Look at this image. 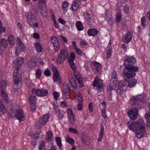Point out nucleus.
Segmentation results:
<instances>
[{"label":"nucleus","mask_w":150,"mask_h":150,"mask_svg":"<svg viewBox=\"0 0 150 150\" xmlns=\"http://www.w3.org/2000/svg\"><path fill=\"white\" fill-rule=\"evenodd\" d=\"M136 62V59L133 56H126L124 63L125 67L122 73L125 81H127V78L134 77L136 75L135 72L138 71V67L134 66Z\"/></svg>","instance_id":"nucleus-1"},{"label":"nucleus","mask_w":150,"mask_h":150,"mask_svg":"<svg viewBox=\"0 0 150 150\" xmlns=\"http://www.w3.org/2000/svg\"><path fill=\"white\" fill-rule=\"evenodd\" d=\"M144 124V121L141 119L139 120L137 122L134 120H130L127 123V125L129 128L131 130L134 129L135 130L137 128L139 127L142 125Z\"/></svg>","instance_id":"nucleus-2"},{"label":"nucleus","mask_w":150,"mask_h":150,"mask_svg":"<svg viewBox=\"0 0 150 150\" xmlns=\"http://www.w3.org/2000/svg\"><path fill=\"white\" fill-rule=\"evenodd\" d=\"M67 50L62 49L60 53V54L57 58L56 62L58 64L62 63L68 57V53Z\"/></svg>","instance_id":"nucleus-3"},{"label":"nucleus","mask_w":150,"mask_h":150,"mask_svg":"<svg viewBox=\"0 0 150 150\" xmlns=\"http://www.w3.org/2000/svg\"><path fill=\"white\" fill-rule=\"evenodd\" d=\"M103 81L100 79L98 76H97L92 83L93 87H96V89L100 92L103 90Z\"/></svg>","instance_id":"nucleus-4"},{"label":"nucleus","mask_w":150,"mask_h":150,"mask_svg":"<svg viewBox=\"0 0 150 150\" xmlns=\"http://www.w3.org/2000/svg\"><path fill=\"white\" fill-rule=\"evenodd\" d=\"M16 41L17 47L16 48L15 53L16 56H18L21 52L25 50V47L22 43L21 40L19 38H17Z\"/></svg>","instance_id":"nucleus-5"},{"label":"nucleus","mask_w":150,"mask_h":150,"mask_svg":"<svg viewBox=\"0 0 150 150\" xmlns=\"http://www.w3.org/2000/svg\"><path fill=\"white\" fill-rule=\"evenodd\" d=\"M32 92L33 94L35 93L37 96L40 97L46 96L48 93V91L47 90L43 88L38 89L37 90L35 88H33L32 90Z\"/></svg>","instance_id":"nucleus-6"},{"label":"nucleus","mask_w":150,"mask_h":150,"mask_svg":"<svg viewBox=\"0 0 150 150\" xmlns=\"http://www.w3.org/2000/svg\"><path fill=\"white\" fill-rule=\"evenodd\" d=\"M142 125L139 127L135 129L136 136L137 138H140L142 137L145 134L146 129L143 125Z\"/></svg>","instance_id":"nucleus-7"},{"label":"nucleus","mask_w":150,"mask_h":150,"mask_svg":"<svg viewBox=\"0 0 150 150\" xmlns=\"http://www.w3.org/2000/svg\"><path fill=\"white\" fill-rule=\"evenodd\" d=\"M24 59L23 58L18 57L15 60L14 64L13 65V67L15 69H19L21 66L23 64Z\"/></svg>","instance_id":"nucleus-8"},{"label":"nucleus","mask_w":150,"mask_h":150,"mask_svg":"<svg viewBox=\"0 0 150 150\" xmlns=\"http://www.w3.org/2000/svg\"><path fill=\"white\" fill-rule=\"evenodd\" d=\"M16 112L15 117L19 121H22L24 120L25 116L22 110H16Z\"/></svg>","instance_id":"nucleus-9"},{"label":"nucleus","mask_w":150,"mask_h":150,"mask_svg":"<svg viewBox=\"0 0 150 150\" xmlns=\"http://www.w3.org/2000/svg\"><path fill=\"white\" fill-rule=\"evenodd\" d=\"M51 41L53 44L54 49L55 51H58L60 49V46L58 39L55 36L51 37Z\"/></svg>","instance_id":"nucleus-10"},{"label":"nucleus","mask_w":150,"mask_h":150,"mask_svg":"<svg viewBox=\"0 0 150 150\" xmlns=\"http://www.w3.org/2000/svg\"><path fill=\"white\" fill-rule=\"evenodd\" d=\"M67 115L69 122L71 124L73 125L74 123V115L72 110L69 108L67 111Z\"/></svg>","instance_id":"nucleus-11"},{"label":"nucleus","mask_w":150,"mask_h":150,"mask_svg":"<svg viewBox=\"0 0 150 150\" xmlns=\"http://www.w3.org/2000/svg\"><path fill=\"white\" fill-rule=\"evenodd\" d=\"M138 111V109L137 108H135L132 110L129 111L128 114L130 118L132 120L136 119L137 116Z\"/></svg>","instance_id":"nucleus-12"},{"label":"nucleus","mask_w":150,"mask_h":150,"mask_svg":"<svg viewBox=\"0 0 150 150\" xmlns=\"http://www.w3.org/2000/svg\"><path fill=\"white\" fill-rule=\"evenodd\" d=\"M19 69H14L13 73L14 84H16L17 85H18V84L19 83L20 80V76L18 72V70Z\"/></svg>","instance_id":"nucleus-13"},{"label":"nucleus","mask_w":150,"mask_h":150,"mask_svg":"<svg viewBox=\"0 0 150 150\" xmlns=\"http://www.w3.org/2000/svg\"><path fill=\"white\" fill-rule=\"evenodd\" d=\"M63 93L66 99H69L70 97V88L68 85L65 86L63 90Z\"/></svg>","instance_id":"nucleus-14"},{"label":"nucleus","mask_w":150,"mask_h":150,"mask_svg":"<svg viewBox=\"0 0 150 150\" xmlns=\"http://www.w3.org/2000/svg\"><path fill=\"white\" fill-rule=\"evenodd\" d=\"M119 85L120 88H118L117 92L120 95H122L124 93V91L126 90L127 86L126 85L123 84L122 82L121 81L119 83Z\"/></svg>","instance_id":"nucleus-15"},{"label":"nucleus","mask_w":150,"mask_h":150,"mask_svg":"<svg viewBox=\"0 0 150 150\" xmlns=\"http://www.w3.org/2000/svg\"><path fill=\"white\" fill-rule=\"evenodd\" d=\"M133 100L134 101H139L143 103H146L147 101L146 96L144 94L141 95L136 97H134Z\"/></svg>","instance_id":"nucleus-16"},{"label":"nucleus","mask_w":150,"mask_h":150,"mask_svg":"<svg viewBox=\"0 0 150 150\" xmlns=\"http://www.w3.org/2000/svg\"><path fill=\"white\" fill-rule=\"evenodd\" d=\"M74 75L78 81L79 86L82 87L83 86V82L82 81V78L81 77L80 73L78 71H74Z\"/></svg>","instance_id":"nucleus-17"},{"label":"nucleus","mask_w":150,"mask_h":150,"mask_svg":"<svg viewBox=\"0 0 150 150\" xmlns=\"http://www.w3.org/2000/svg\"><path fill=\"white\" fill-rule=\"evenodd\" d=\"M49 117V115H47L43 116L39 119L38 123L41 125H44L48 120Z\"/></svg>","instance_id":"nucleus-18"},{"label":"nucleus","mask_w":150,"mask_h":150,"mask_svg":"<svg viewBox=\"0 0 150 150\" xmlns=\"http://www.w3.org/2000/svg\"><path fill=\"white\" fill-rule=\"evenodd\" d=\"M132 36L131 33L130 32H128L126 34L125 37L123 39V41L124 43H127L129 42L131 40Z\"/></svg>","instance_id":"nucleus-19"},{"label":"nucleus","mask_w":150,"mask_h":150,"mask_svg":"<svg viewBox=\"0 0 150 150\" xmlns=\"http://www.w3.org/2000/svg\"><path fill=\"white\" fill-rule=\"evenodd\" d=\"M28 23L32 27H37L38 26V21L35 18L32 19L27 21Z\"/></svg>","instance_id":"nucleus-20"},{"label":"nucleus","mask_w":150,"mask_h":150,"mask_svg":"<svg viewBox=\"0 0 150 150\" xmlns=\"http://www.w3.org/2000/svg\"><path fill=\"white\" fill-rule=\"evenodd\" d=\"M98 32L97 29L94 28L89 29L87 31V33L88 35L95 36L96 35Z\"/></svg>","instance_id":"nucleus-21"},{"label":"nucleus","mask_w":150,"mask_h":150,"mask_svg":"<svg viewBox=\"0 0 150 150\" xmlns=\"http://www.w3.org/2000/svg\"><path fill=\"white\" fill-rule=\"evenodd\" d=\"M34 11V10H32L30 12L25 14V16L27 18V21L30 20V19L31 20L33 18H35V15L33 13Z\"/></svg>","instance_id":"nucleus-22"},{"label":"nucleus","mask_w":150,"mask_h":150,"mask_svg":"<svg viewBox=\"0 0 150 150\" xmlns=\"http://www.w3.org/2000/svg\"><path fill=\"white\" fill-rule=\"evenodd\" d=\"M15 38L13 35H10L8 39V41L10 45H14L15 44Z\"/></svg>","instance_id":"nucleus-23"},{"label":"nucleus","mask_w":150,"mask_h":150,"mask_svg":"<svg viewBox=\"0 0 150 150\" xmlns=\"http://www.w3.org/2000/svg\"><path fill=\"white\" fill-rule=\"evenodd\" d=\"M36 64V62L35 59H32L30 60L28 63V66L30 68H32L33 67H35Z\"/></svg>","instance_id":"nucleus-24"},{"label":"nucleus","mask_w":150,"mask_h":150,"mask_svg":"<svg viewBox=\"0 0 150 150\" xmlns=\"http://www.w3.org/2000/svg\"><path fill=\"white\" fill-rule=\"evenodd\" d=\"M53 80L54 81H57L59 82V84L62 83L61 79L59 74L57 75L54 74L53 77Z\"/></svg>","instance_id":"nucleus-25"},{"label":"nucleus","mask_w":150,"mask_h":150,"mask_svg":"<svg viewBox=\"0 0 150 150\" xmlns=\"http://www.w3.org/2000/svg\"><path fill=\"white\" fill-rule=\"evenodd\" d=\"M53 136V134L51 131H48L47 132L45 137V141L49 142Z\"/></svg>","instance_id":"nucleus-26"},{"label":"nucleus","mask_w":150,"mask_h":150,"mask_svg":"<svg viewBox=\"0 0 150 150\" xmlns=\"http://www.w3.org/2000/svg\"><path fill=\"white\" fill-rule=\"evenodd\" d=\"M87 16L86 18V22L88 25H92L93 22V20L91 19V17H90V16L88 13H87Z\"/></svg>","instance_id":"nucleus-27"},{"label":"nucleus","mask_w":150,"mask_h":150,"mask_svg":"<svg viewBox=\"0 0 150 150\" xmlns=\"http://www.w3.org/2000/svg\"><path fill=\"white\" fill-rule=\"evenodd\" d=\"M28 99L30 103H36V98L33 95L31 94L28 97Z\"/></svg>","instance_id":"nucleus-28"},{"label":"nucleus","mask_w":150,"mask_h":150,"mask_svg":"<svg viewBox=\"0 0 150 150\" xmlns=\"http://www.w3.org/2000/svg\"><path fill=\"white\" fill-rule=\"evenodd\" d=\"M137 80L135 79H132L129 82H128L127 84L128 87L131 88L134 87L137 83Z\"/></svg>","instance_id":"nucleus-29"},{"label":"nucleus","mask_w":150,"mask_h":150,"mask_svg":"<svg viewBox=\"0 0 150 150\" xmlns=\"http://www.w3.org/2000/svg\"><path fill=\"white\" fill-rule=\"evenodd\" d=\"M121 13V10L119 9L118 10L115 19L117 22H119L121 20L122 18Z\"/></svg>","instance_id":"nucleus-30"},{"label":"nucleus","mask_w":150,"mask_h":150,"mask_svg":"<svg viewBox=\"0 0 150 150\" xmlns=\"http://www.w3.org/2000/svg\"><path fill=\"white\" fill-rule=\"evenodd\" d=\"M54 110L55 111V112L57 114H58V113H59L61 114H58V115L59 117H60L61 118H62L64 115L63 113H61L62 111H61V110H59L58 106L54 107ZM62 112L63 113H64L63 112Z\"/></svg>","instance_id":"nucleus-31"},{"label":"nucleus","mask_w":150,"mask_h":150,"mask_svg":"<svg viewBox=\"0 0 150 150\" xmlns=\"http://www.w3.org/2000/svg\"><path fill=\"white\" fill-rule=\"evenodd\" d=\"M100 131L99 135V137L98 139V142H100L102 140V138L103 136V133L104 131V127L103 126H100Z\"/></svg>","instance_id":"nucleus-32"},{"label":"nucleus","mask_w":150,"mask_h":150,"mask_svg":"<svg viewBox=\"0 0 150 150\" xmlns=\"http://www.w3.org/2000/svg\"><path fill=\"white\" fill-rule=\"evenodd\" d=\"M35 48L39 52H41L42 50V47L39 42H37L35 44Z\"/></svg>","instance_id":"nucleus-33"},{"label":"nucleus","mask_w":150,"mask_h":150,"mask_svg":"<svg viewBox=\"0 0 150 150\" xmlns=\"http://www.w3.org/2000/svg\"><path fill=\"white\" fill-rule=\"evenodd\" d=\"M76 26L78 30L79 31H81L83 29L82 23L80 21H78L76 22Z\"/></svg>","instance_id":"nucleus-34"},{"label":"nucleus","mask_w":150,"mask_h":150,"mask_svg":"<svg viewBox=\"0 0 150 150\" xmlns=\"http://www.w3.org/2000/svg\"><path fill=\"white\" fill-rule=\"evenodd\" d=\"M1 44L4 48H6L8 45V42L5 39H1Z\"/></svg>","instance_id":"nucleus-35"},{"label":"nucleus","mask_w":150,"mask_h":150,"mask_svg":"<svg viewBox=\"0 0 150 150\" xmlns=\"http://www.w3.org/2000/svg\"><path fill=\"white\" fill-rule=\"evenodd\" d=\"M66 141L72 146L73 145L74 142L73 139L71 138L69 135H67L66 137Z\"/></svg>","instance_id":"nucleus-36"},{"label":"nucleus","mask_w":150,"mask_h":150,"mask_svg":"<svg viewBox=\"0 0 150 150\" xmlns=\"http://www.w3.org/2000/svg\"><path fill=\"white\" fill-rule=\"evenodd\" d=\"M55 140L58 146L61 148L62 147V144L61 143V138L59 137H55Z\"/></svg>","instance_id":"nucleus-37"},{"label":"nucleus","mask_w":150,"mask_h":150,"mask_svg":"<svg viewBox=\"0 0 150 150\" xmlns=\"http://www.w3.org/2000/svg\"><path fill=\"white\" fill-rule=\"evenodd\" d=\"M69 5V3L67 1H64L62 4V7L63 10L64 11H67Z\"/></svg>","instance_id":"nucleus-38"},{"label":"nucleus","mask_w":150,"mask_h":150,"mask_svg":"<svg viewBox=\"0 0 150 150\" xmlns=\"http://www.w3.org/2000/svg\"><path fill=\"white\" fill-rule=\"evenodd\" d=\"M68 63L69 64L71 68L74 71H76V70L77 68L74 61H68Z\"/></svg>","instance_id":"nucleus-39"},{"label":"nucleus","mask_w":150,"mask_h":150,"mask_svg":"<svg viewBox=\"0 0 150 150\" xmlns=\"http://www.w3.org/2000/svg\"><path fill=\"white\" fill-rule=\"evenodd\" d=\"M76 57L75 53L74 52H71L70 53V57H69L68 61H73Z\"/></svg>","instance_id":"nucleus-40"},{"label":"nucleus","mask_w":150,"mask_h":150,"mask_svg":"<svg viewBox=\"0 0 150 150\" xmlns=\"http://www.w3.org/2000/svg\"><path fill=\"white\" fill-rule=\"evenodd\" d=\"M42 70L40 68L38 69L35 71V73L36 74V77L37 78L39 79L41 76Z\"/></svg>","instance_id":"nucleus-41"},{"label":"nucleus","mask_w":150,"mask_h":150,"mask_svg":"<svg viewBox=\"0 0 150 150\" xmlns=\"http://www.w3.org/2000/svg\"><path fill=\"white\" fill-rule=\"evenodd\" d=\"M76 93L77 94H76L75 97L76 99L79 101L81 102L83 100L81 95L80 94L79 91H78V92L76 91Z\"/></svg>","instance_id":"nucleus-42"},{"label":"nucleus","mask_w":150,"mask_h":150,"mask_svg":"<svg viewBox=\"0 0 150 150\" xmlns=\"http://www.w3.org/2000/svg\"><path fill=\"white\" fill-rule=\"evenodd\" d=\"M111 48H107L106 51V57L107 58H109L111 56Z\"/></svg>","instance_id":"nucleus-43"},{"label":"nucleus","mask_w":150,"mask_h":150,"mask_svg":"<svg viewBox=\"0 0 150 150\" xmlns=\"http://www.w3.org/2000/svg\"><path fill=\"white\" fill-rule=\"evenodd\" d=\"M15 112H14V111L13 110H11L10 112L8 113V117L10 118H12L13 117H15Z\"/></svg>","instance_id":"nucleus-44"},{"label":"nucleus","mask_w":150,"mask_h":150,"mask_svg":"<svg viewBox=\"0 0 150 150\" xmlns=\"http://www.w3.org/2000/svg\"><path fill=\"white\" fill-rule=\"evenodd\" d=\"M1 96L2 98H3L4 100H5L6 102L7 101V97L8 95L4 91H2L1 92Z\"/></svg>","instance_id":"nucleus-45"},{"label":"nucleus","mask_w":150,"mask_h":150,"mask_svg":"<svg viewBox=\"0 0 150 150\" xmlns=\"http://www.w3.org/2000/svg\"><path fill=\"white\" fill-rule=\"evenodd\" d=\"M45 144L44 141H41L39 148V150H45Z\"/></svg>","instance_id":"nucleus-46"},{"label":"nucleus","mask_w":150,"mask_h":150,"mask_svg":"<svg viewBox=\"0 0 150 150\" xmlns=\"http://www.w3.org/2000/svg\"><path fill=\"white\" fill-rule=\"evenodd\" d=\"M81 137L82 139V141L83 143H84L87 141V137L85 135L84 133H82L81 134Z\"/></svg>","instance_id":"nucleus-47"},{"label":"nucleus","mask_w":150,"mask_h":150,"mask_svg":"<svg viewBox=\"0 0 150 150\" xmlns=\"http://www.w3.org/2000/svg\"><path fill=\"white\" fill-rule=\"evenodd\" d=\"M69 130L71 133H74L76 134H78L79 132L77 129L75 128L70 127L69 128Z\"/></svg>","instance_id":"nucleus-48"},{"label":"nucleus","mask_w":150,"mask_h":150,"mask_svg":"<svg viewBox=\"0 0 150 150\" xmlns=\"http://www.w3.org/2000/svg\"><path fill=\"white\" fill-rule=\"evenodd\" d=\"M1 86L3 89H5L6 86V82L4 80H2L1 82Z\"/></svg>","instance_id":"nucleus-49"},{"label":"nucleus","mask_w":150,"mask_h":150,"mask_svg":"<svg viewBox=\"0 0 150 150\" xmlns=\"http://www.w3.org/2000/svg\"><path fill=\"white\" fill-rule=\"evenodd\" d=\"M53 96L56 100H57L58 99V97L60 95L59 93L57 92L56 91H54L53 93Z\"/></svg>","instance_id":"nucleus-50"},{"label":"nucleus","mask_w":150,"mask_h":150,"mask_svg":"<svg viewBox=\"0 0 150 150\" xmlns=\"http://www.w3.org/2000/svg\"><path fill=\"white\" fill-rule=\"evenodd\" d=\"M52 70L53 72L54 75L56 74L57 75L58 74H59L57 69L55 66H53L52 67Z\"/></svg>","instance_id":"nucleus-51"},{"label":"nucleus","mask_w":150,"mask_h":150,"mask_svg":"<svg viewBox=\"0 0 150 150\" xmlns=\"http://www.w3.org/2000/svg\"><path fill=\"white\" fill-rule=\"evenodd\" d=\"M124 12L127 14H128L129 13V6L127 5H125L124 7Z\"/></svg>","instance_id":"nucleus-52"},{"label":"nucleus","mask_w":150,"mask_h":150,"mask_svg":"<svg viewBox=\"0 0 150 150\" xmlns=\"http://www.w3.org/2000/svg\"><path fill=\"white\" fill-rule=\"evenodd\" d=\"M146 17L143 16L141 19V23L142 25L143 26H145L146 25Z\"/></svg>","instance_id":"nucleus-53"},{"label":"nucleus","mask_w":150,"mask_h":150,"mask_svg":"<svg viewBox=\"0 0 150 150\" xmlns=\"http://www.w3.org/2000/svg\"><path fill=\"white\" fill-rule=\"evenodd\" d=\"M93 63L95 65V67H96V68H97V70L98 71V70L97 68L100 69L101 68V65L100 64L96 61L94 62Z\"/></svg>","instance_id":"nucleus-54"},{"label":"nucleus","mask_w":150,"mask_h":150,"mask_svg":"<svg viewBox=\"0 0 150 150\" xmlns=\"http://www.w3.org/2000/svg\"><path fill=\"white\" fill-rule=\"evenodd\" d=\"M117 83V78H111L110 81V83H111L112 84H115L116 85Z\"/></svg>","instance_id":"nucleus-55"},{"label":"nucleus","mask_w":150,"mask_h":150,"mask_svg":"<svg viewBox=\"0 0 150 150\" xmlns=\"http://www.w3.org/2000/svg\"><path fill=\"white\" fill-rule=\"evenodd\" d=\"M5 30V28L2 27L1 22L0 21V35L1 34L2 32H4Z\"/></svg>","instance_id":"nucleus-56"},{"label":"nucleus","mask_w":150,"mask_h":150,"mask_svg":"<svg viewBox=\"0 0 150 150\" xmlns=\"http://www.w3.org/2000/svg\"><path fill=\"white\" fill-rule=\"evenodd\" d=\"M35 103H30L31 104L30 106V109L32 112L33 111L36 109Z\"/></svg>","instance_id":"nucleus-57"},{"label":"nucleus","mask_w":150,"mask_h":150,"mask_svg":"<svg viewBox=\"0 0 150 150\" xmlns=\"http://www.w3.org/2000/svg\"><path fill=\"white\" fill-rule=\"evenodd\" d=\"M112 78H117V72L115 70H113L112 73Z\"/></svg>","instance_id":"nucleus-58"},{"label":"nucleus","mask_w":150,"mask_h":150,"mask_svg":"<svg viewBox=\"0 0 150 150\" xmlns=\"http://www.w3.org/2000/svg\"><path fill=\"white\" fill-rule=\"evenodd\" d=\"M88 108L91 112H93V104L92 103H90L88 105Z\"/></svg>","instance_id":"nucleus-59"},{"label":"nucleus","mask_w":150,"mask_h":150,"mask_svg":"<svg viewBox=\"0 0 150 150\" xmlns=\"http://www.w3.org/2000/svg\"><path fill=\"white\" fill-rule=\"evenodd\" d=\"M44 74L46 76H49L50 74V72L48 69H47L45 71Z\"/></svg>","instance_id":"nucleus-60"},{"label":"nucleus","mask_w":150,"mask_h":150,"mask_svg":"<svg viewBox=\"0 0 150 150\" xmlns=\"http://www.w3.org/2000/svg\"><path fill=\"white\" fill-rule=\"evenodd\" d=\"M71 86L74 89H76L77 88V84L76 81L75 82H73L70 84Z\"/></svg>","instance_id":"nucleus-61"},{"label":"nucleus","mask_w":150,"mask_h":150,"mask_svg":"<svg viewBox=\"0 0 150 150\" xmlns=\"http://www.w3.org/2000/svg\"><path fill=\"white\" fill-rule=\"evenodd\" d=\"M74 50L78 55H80L81 54V50L77 47L74 49Z\"/></svg>","instance_id":"nucleus-62"},{"label":"nucleus","mask_w":150,"mask_h":150,"mask_svg":"<svg viewBox=\"0 0 150 150\" xmlns=\"http://www.w3.org/2000/svg\"><path fill=\"white\" fill-rule=\"evenodd\" d=\"M116 85L110 83L109 88L111 90L114 89Z\"/></svg>","instance_id":"nucleus-63"},{"label":"nucleus","mask_w":150,"mask_h":150,"mask_svg":"<svg viewBox=\"0 0 150 150\" xmlns=\"http://www.w3.org/2000/svg\"><path fill=\"white\" fill-rule=\"evenodd\" d=\"M33 36V38L37 39H38L40 38L39 35L38 33H34Z\"/></svg>","instance_id":"nucleus-64"}]
</instances>
